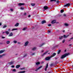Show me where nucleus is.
Masks as SVG:
<instances>
[{"instance_id":"f257e3e1","label":"nucleus","mask_w":73,"mask_h":73,"mask_svg":"<svg viewBox=\"0 0 73 73\" xmlns=\"http://www.w3.org/2000/svg\"><path fill=\"white\" fill-rule=\"evenodd\" d=\"M69 54V53H67V54H65L64 55H62L61 57L60 58L61 59H63V58H65V57H66V56H68Z\"/></svg>"},{"instance_id":"f03ea898","label":"nucleus","mask_w":73,"mask_h":73,"mask_svg":"<svg viewBox=\"0 0 73 73\" xmlns=\"http://www.w3.org/2000/svg\"><path fill=\"white\" fill-rule=\"evenodd\" d=\"M51 58H52V57L51 56L50 57H48L46 58L45 60H46V61H48V60H49Z\"/></svg>"},{"instance_id":"7ed1b4c3","label":"nucleus","mask_w":73,"mask_h":73,"mask_svg":"<svg viewBox=\"0 0 73 73\" xmlns=\"http://www.w3.org/2000/svg\"><path fill=\"white\" fill-rule=\"evenodd\" d=\"M70 5V3H66V4L64 5V7H69Z\"/></svg>"},{"instance_id":"20e7f679","label":"nucleus","mask_w":73,"mask_h":73,"mask_svg":"<svg viewBox=\"0 0 73 73\" xmlns=\"http://www.w3.org/2000/svg\"><path fill=\"white\" fill-rule=\"evenodd\" d=\"M48 63H47L46 64V65L45 67V68L44 69V70L45 71H46L47 70V68H48Z\"/></svg>"},{"instance_id":"39448f33","label":"nucleus","mask_w":73,"mask_h":73,"mask_svg":"<svg viewBox=\"0 0 73 73\" xmlns=\"http://www.w3.org/2000/svg\"><path fill=\"white\" fill-rule=\"evenodd\" d=\"M25 5V3H19L18 4V5L19 6H21V5Z\"/></svg>"},{"instance_id":"423d86ee","label":"nucleus","mask_w":73,"mask_h":73,"mask_svg":"<svg viewBox=\"0 0 73 73\" xmlns=\"http://www.w3.org/2000/svg\"><path fill=\"white\" fill-rule=\"evenodd\" d=\"M48 51H47L45 53H44L42 55V56H43L44 55H45V54H46V53H48Z\"/></svg>"},{"instance_id":"0eeeda50","label":"nucleus","mask_w":73,"mask_h":73,"mask_svg":"<svg viewBox=\"0 0 73 73\" xmlns=\"http://www.w3.org/2000/svg\"><path fill=\"white\" fill-rule=\"evenodd\" d=\"M48 7L47 6H45L44 7V9L45 10H46V9H48Z\"/></svg>"},{"instance_id":"6e6552de","label":"nucleus","mask_w":73,"mask_h":73,"mask_svg":"<svg viewBox=\"0 0 73 73\" xmlns=\"http://www.w3.org/2000/svg\"><path fill=\"white\" fill-rule=\"evenodd\" d=\"M20 67V65H17L16 66V68L17 69H19Z\"/></svg>"},{"instance_id":"1a4fd4ad","label":"nucleus","mask_w":73,"mask_h":73,"mask_svg":"<svg viewBox=\"0 0 73 73\" xmlns=\"http://www.w3.org/2000/svg\"><path fill=\"white\" fill-rule=\"evenodd\" d=\"M56 20H53L52 21L51 23L52 24H54L56 23Z\"/></svg>"},{"instance_id":"9d476101","label":"nucleus","mask_w":73,"mask_h":73,"mask_svg":"<svg viewBox=\"0 0 73 73\" xmlns=\"http://www.w3.org/2000/svg\"><path fill=\"white\" fill-rule=\"evenodd\" d=\"M55 55H56V53L54 52V53H53L52 55H51V57H54V56H55Z\"/></svg>"},{"instance_id":"9b49d317","label":"nucleus","mask_w":73,"mask_h":73,"mask_svg":"<svg viewBox=\"0 0 73 73\" xmlns=\"http://www.w3.org/2000/svg\"><path fill=\"white\" fill-rule=\"evenodd\" d=\"M69 35H68L67 36H66L65 35H64L63 36V37H64V38H67V37H68V36H69Z\"/></svg>"},{"instance_id":"f8f14e48","label":"nucleus","mask_w":73,"mask_h":73,"mask_svg":"<svg viewBox=\"0 0 73 73\" xmlns=\"http://www.w3.org/2000/svg\"><path fill=\"white\" fill-rule=\"evenodd\" d=\"M13 36V33H11L9 35V37H11V36Z\"/></svg>"},{"instance_id":"ddd939ff","label":"nucleus","mask_w":73,"mask_h":73,"mask_svg":"<svg viewBox=\"0 0 73 73\" xmlns=\"http://www.w3.org/2000/svg\"><path fill=\"white\" fill-rule=\"evenodd\" d=\"M29 43V42H28V41H27L26 42L25 44V46H27L28 44V43Z\"/></svg>"},{"instance_id":"4468645a","label":"nucleus","mask_w":73,"mask_h":73,"mask_svg":"<svg viewBox=\"0 0 73 73\" xmlns=\"http://www.w3.org/2000/svg\"><path fill=\"white\" fill-rule=\"evenodd\" d=\"M46 21L45 20H44L42 21V24H44V23H46Z\"/></svg>"},{"instance_id":"2eb2a0df","label":"nucleus","mask_w":73,"mask_h":73,"mask_svg":"<svg viewBox=\"0 0 73 73\" xmlns=\"http://www.w3.org/2000/svg\"><path fill=\"white\" fill-rule=\"evenodd\" d=\"M45 44H44V43H42L40 45H39V47H41V46H42L44 45H45Z\"/></svg>"},{"instance_id":"dca6fc26","label":"nucleus","mask_w":73,"mask_h":73,"mask_svg":"<svg viewBox=\"0 0 73 73\" xmlns=\"http://www.w3.org/2000/svg\"><path fill=\"white\" fill-rule=\"evenodd\" d=\"M63 38V36H59V40H62Z\"/></svg>"},{"instance_id":"f3484780","label":"nucleus","mask_w":73,"mask_h":73,"mask_svg":"<svg viewBox=\"0 0 73 73\" xmlns=\"http://www.w3.org/2000/svg\"><path fill=\"white\" fill-rule=\"evenodd\" d=\"M13 64V62L12 61L11 62L9 63V64L10 65Z\"/></svg>"},{"instance_id":"a211bd4d","label":"nucleus","mask_w":73,"mask_h":73,"mask_svg":"<svg viewBox=\"0 0 73 73\" xmlns=\"http://www.w3.org/2000/svg\"><path fill=\"white\" fill-rule=\"evenodd\" d=\"M19 23H17L15 25V27H17L19 26Z\"/></svg>"},{"instance_id":"6ab92c4d","label":"nucleus","mask_w":73,"mask_h":73,"mask_svg":"<svg viewBox=\"0 0 73 73\" xmlns=\"http://www.w3.org/2000/svg\"><path fill=\"white\" fill-rule=\"evenodd\" d=\"M25 73V71H21L19 72H18V73Z\"/></svg>"},{"instance_id":"aec40b11","label":"nucleus","mask_w":73,"mask_h":73,"mask_svg":"<svg viewBox=\"0 0 73 73\" xmlns=\"http://www.w3.org/2000/svg\"><path fill=\"white\" fill-rule=\"evenodd\" d=\"M31 6H32L33 7L35 5V3H32L31 4Z\"/></svg>"},{"instance_id":"412c9836","label":"nucleus","mask_w":73,"mask_h":73,"mask_svg":"<svg viewBox=\"0 0 73 73\" xmlns=\"http://www.w3.org/2000/svg\"><path fill=\"white\" fill-rule=\"evenodd\" d=\"M10 43V41H7L6 42V44H9Z\"/></svg>"},{"instance_id":"4be33fe9","label":"nucleus","mask_w":73,"mask_h":73,"mask_svg":"<svg viewBox=\"0 0 73 73\" xmlns=\"http://www.w3.org/2000/svg\"><path fill=\"white\" fill-rule=\"evenodd\" d=\"M5 33H6V34H7V35H8L9 33V31H6Z\"/></svg>"},{"instance_id":"5701e85b","label":"nucleus","mask_w":73,"mask_h":73,"mask_svg":"<svg viewBox=\"0 0 73 73\" xmlns=\"http://www.w3.org/2000/svg\"><path fill=\"white\" fill-rule=\"evenodd\" d=\"M36 48L35 47H34L33 48V49H32V50H36Z\"/></svg>"},{"instance_id":"b1692460","label":"nucleus","mask_w":73,"mask_h":73,"mask_svg":"<svg viewBox=\"0 0 73 73\" xmlns=\"http://www.w3.org/2000/svg\"><path fill=\"white\" fill-rule=\"evenodd\" d=\"M63 12H64V10L62 9L60 10L61 13H63Z\"/></svg>"},{"instance_id":"393cba45","label":"nucleus","mask_w":73,"mask_h":73,"mask_svg":"<svg viewBox=\"0 0 73 73\" xmlns=\"http://www.w3.org/2000/svg\"><path fill=\"white\" fill-rule=\"evenodd\" d=\"M40 64V63L39 62H37L36 63V65H39Z\"/></svg>"},{"instance_id":"a878e982","label":"nucleus","mask_w":73,"mask_h":73,"mask_svg":"<svg viewBox=\"0 0 73 73\" xmlns=\"http://www.w3.org/2000/svg\"><path fill=\"white\" fill-rule=\"evenodd\" d=\"M61 52V50H59L58 52V54H60V53Z\"/></svg>"},{"instance_id":"bb28decb","label":"nucleus","mask_w":73,"mask_h":73,"mask_svg":"<svg viewBox=\"0 0 73 73\" xmlns=\"http://www.w3.org/2000/svg\"><path fill=\"white\" fill-rule=\"evenodd\" d=\"M15 30H18V29H12V31H15Z\"/></svg>"},{"instance_id":"cd10ccee","label":"nucleus","mask_w":73,"mask_h":73,"mask_svg":"<svg viewBox=\"0 0 73 73\" xmlns=\"http://www.w3.org/2000/svg\"><path fill=\"white\" fill-rule=\"evenodd\" d=\"M50 1L52 2V1H54V2H56V0H50Z\"/></svg>"},{"instance_id":"c85d7f7f","label":"nucleus","mask_w":73,"mask_h":73,"mask_svg":"<svg viewBox=\"0 0 73 73\" xmlns=\"http://www.w3.org/2000/svg\"><path fill=\"white\" fill-rule=\"evenodd\" d=\"M25 68H21V70H25Z\"/></svg>"},{"instance_id":"c756f323","label":"nucleus","mask_w":73,"mask_h":73,"mask_svg":"<svg viewBox=\"0 0 73 73\" xmlns=\"http://www.w3.org/2000/svg\"><path fill=\"white\" fill-rule=\"evenodd\" d=\"M3 52H4V51L3 50L0 51V54L2 53H3Z\"/></svg>"},{"instance_id":"7c9ffc66","label":"nucleus","mask_w":73,"mask_h":73,"mask_svg":"<svg viewBox=\"0 0 73 73\" xmlns=\"http://www.w3.org/2000/svg\"><path fill=\"white\" fill-rule=\"evenodd\" d=\"M13 42L15 44H16V43H17V41H15V40H14V41H13Z\"/></svg>"},{"instance_id":"2f4dec72","label":"nucleus","mask_w":73,"mask_h":73,"mask_svg":"<svg viewBox=\"0 0 73 73\" xmlns=\"http://www.w3.org/2000/svg\"><path fill=\"white\" fill-rule=\"evenodd\" d=\"M64 25L65 26H66L67 27L68 26V24L67 23L64 24Z\"/></svg>"},{"instance_id":"473e14b6","label":"nucleus","mask_w":73,"mask_h":73,"mask_svg":"<svg viewBox=\"0 0 73 73\" xmlns=\"http://www.w3.org/2000/svg\"><path fill=\"white\" fill-rule=\"evenodd\" d=\"M63 16L64 17H66V14H63Z\"/></svg>"},{"instance_id":"72a5a7b5","label":"nucleus","mask_w":73,"mask_h":73,"mask_svg":"<svg viewBox=\"0 0 73 73\" xmlns=\"http://www.w3.org/2000/svg\"><path fill=\"white\" fill-rule=\"evenodd\" d=\"M13 72H16V69H14L13 70Z\"/></svg>"},{"instance_id":"f704fd0d","label":"nucleus","mask_w":73,"mask_h":73,"mask_svg":"<svg viewBox=\"0 0 73 73\" xmlns=\"http://www.w3.org/2000/svg\"><path fill=\"white\" fill-rule=\"evenodd\" d=\"M27 54H25V55H24L23 56V57H27Z\"/></svg>"},{"instance_id":"c9c22d12","label":"nucleus","mask_w":73,"mask_h":73,"mask_svg":"<svg viewBox=\"0 0 73 73\" xmlns=\"http://www.w3.org/2000/svg\"><path fill=\"white\" fill-rule=\"evenodd\" d=\"M5 55V54H3L2 55H0V58H1V57H3V56H4Z\"/></svg>"},{"instance_id":"e433bc0d","label":"nucleus","mask_w":73,"mask_h":73,"mask_svg":"<svg viewBox=\"0 0 73 73\" xmlns=\"http://www.w3.org/2000/svg\"><path fill=\"white\" fill-rule=\"evenodd\" d=\"M27 28V27H25V28H23V31H25V30H26Z\"/></svg>"},{"instance_id":"4c0bfd02","label":"nucleus","mask_w":73,"mask_h":73,"mask_svg":"<svg viewBox=\"0 0 73 73\" xmlns=\"http://www.w3.org/2000/svg\"><path fill=\"white\" fill-rule=\"evenodd\" d=\"M24 9V8L23 7H21V9L22 10H23Z\"/></svg>"},{"instance_id":"58836bf2","label":"nucleus","mask_w":73,"mask_h":73,"mask_svg":"<svg viewBox=\"0 0 73 73\" xmlns=\"http://www.w3.org/2000/svg\"><path fill=\"white\" fill-rule=\"evenodd\" d=\"M42 67V66H40L38 68V69H40L41 68V67Z\"/></svg>"},{"instance_id":"ea45409f","label":"nucleus","mask_w":73,"mask_h":73,"mask_svg":"<svg viewBox=\"0 0 73 73\" xmlns=\"http://www.w3.org/2000/svg\"><path fill=\"white\" fill-rule=\"evenodd\" d=\"M7 27V25H5L3 27V28H6Z\"/></svg>"},{"instance_id":"a19ab883","label":"nucleus","mask_w":73,"mask_h":73,"mask_svg":"<svg viewBox=\"0 0 73 73\" xmlns=\"http://www.w3.org/2000/svg\"><path fill=\"white\" fill-rule=\"evenodd\" d=\"M65 41V39L63 40V41H62V42H63V43H64V42Z\"/></svg>"},{"instance_id":"79ce46f5","label":"nucleus","mask_w":73,"mask_h":73,"mask_svg":"<svg viewBox=\"0 0 73 73\" xmlns=\"http://www.w3.org/2000/svg\"><path fill=\"white\" fill-rule=\"evenodd\" d=\"M51 24H49L48 25V27H50L51 26Z\"/></svg>"},{"instance_id":"37998d69","label":"nucleus","mask_w":73,"mask_h":73,"mask_svg":"<svg viewBox=\"0 0 73 73\" xmlns=\"http://www.w3.org/2000/svg\"><path fill=\"white\" fill-rule=\"evenodd\" d=\"M38 69H39L38 68L36 69V70H35V71H37L38 70Z\"/></svg>"},{"instance_id":"c03bdc74","label":"nucleus","mask_w":73,"mask_h":73,"mask_svg":"<svg viewBox=\"0 0 73 73\" xmlns=\"http://www.w3.org/2000/svg\"><path fill=\"white\" fill-rule=\"evenodd\" d=\"M53 64L52 63L50 64V66H53Z\"/></svg>"},{"instance_id":"a18cd8bd","label":"nucleus","mask_w":73,"mask_h":73,"mask_svg":"<svg viewBox=\"0 0 73 73\" xmlns=\"http://www.w3.org/2000/svg\"><path fill=\"white\" fill-rule=\"evenodd\" d=\"M56 3H59V1L58 0L56 1Z\"/></svg>"},{"instance_id":"49530a36","label":"nucleus","mask_w":73,"mask_h":73,"mask_svg":"<svg viewBox=\"0 0 73 73\" xmlns=\"http://www.w3.org/2000/svg\"><path fill=\"white\" fill-rule=\"evenodd\" d=\"M12 68H15V66L12 65L11 66Z\"/></svg>"},{"instance_id":"de8ad7c7","label":"nucleus","mask_w":73,"mask_h":73,"mask_svg":"<svg viewBox=\"0 0 73 73\" xmlns=\"http://www.w3.org/2000/svg\"><path fill=\"white\" fill-rule=\"evenodd\" d=\"M2 38H5V37H4V36H2Z\"/></svg>"},{"instance_id":"09e8293b","label":"nucleus","mask_w":73,"mask_h":73,"mask_svg":"<svg viewBox=\"0 0 73 73\" xmlns=\"http://www.w3.org/2000/svg\"><path fill=\"white\" fill-rule=\"evenodd\" d=\"M35 54V53H33L32 54V56H33V55H34Z\"/></svg>"},{"instance_id":"8fccbe9b","label":"nucleus","mask_w":73,"mask_h":73,"mask_svg":"<svg viewBox=\"0 0 73 73\" xmlns=\"http://www.w3.org/2000/svg\"><path fill=\"white\" fill-rule=\"evenodd\" d=\"M11 11H13V9H11Z\"/></svg>"},{"instance_id":"3c124183","label":"nucleus","mask_w":73,"mask_h":73,"mask_svg":"<svg viewBox=\"0 0 73 73\" xmlns=\"http://www.w3.org/2000/svg\"><path fill=\"white\" fill-rule=\"evenodd\" d=\"M28 17H31V15H29L28 16Z\"/></svg>"},{"instance_id":"603ef678","label":"nucleus","mask_w":73,"mask_h":73,"mask_svg":"<svg viewBox=\"0 0 73 73\" xmlns=\"http://www.w3.org/2000/svg\"><path fill=\"white\" fill-rule=\"evenodd\" d=\"M27 15V13H25L24 14V15Z\"/></svg>"},{"instance_id":"864d4df0","label":"nucleus","mask_w":73,"mask_h":73,"mask_svg":"<svg viewBox=\"0 0 73 73\" xmlns=\"http://www.w3.org/2000/svg\"><path fill=\"white\" fill-rule=\"evenodd\" d=\"M11 31V29H8V31Z\"/></svg>"},{"instance_id":"5fc2aeb1","label":"nucleus","mask_w":73,"mask_h":73,"mask_svg":"<svg viewBox=\"0 0 73 73\" xmlns=\"http://www.w3.org/2000/svg\"><path fill=\"white\" fill-rule=\"evenodd\" d=\"M55 59L56 60V59H58V58H55Z\"/></svg>"},{"instance_id":"6e6d98bb","label":"nucleus","mask_w":73,"mask_h":73,"mask_svg":"<svg viewBox=\"0 0 73 73\" xmlns=\"http://www.w3.org/2000/svg\"><path fill=\"white\" fill-rule=\"evenodd\" d=\"M50 33V31H48V33Z\"/></svg>"},{"instance_id":"4d7b16f0","label":"nucleus","mask_w":73,"mask_h":73,"mask_svg":"<svg viewBox=\"0 0 73 73\" xmlns=\"http://www.w3.org/2000/svg\"><path fill=\"white\" fill-rule=\"evenodd\" d=\"M58 47V45H56V46L55 47Z\"/></svg>"},{"instance_id":"13d9d810","label":"nucleus","mask_w":73,"mask_h":73,"mask_svg":"<svg viewBox=\"0 0 73 73\" xmlns=\"http://www.w3.org/2000/svg\"><path fill=\"white\" fill-rule=\"evenodd\" d=\"M69 46H72V44H69Z\"/></svg>"},{"instance_id":"bf43d9fd","label":"nucleus","mask_w":73,"mask_h":73,"mask_svg":"<svg viewBox=\"0 0 73 73\" xmlns=\"http://www.w3.org/2000/svg\"><path fill=\"white\" fill-rule=\"evenodd\" d=\"M48 73H52L51 72H48Z\"/></svg>"},{"instance_id":"052dcab7","label":"nucleus","mask_w":73,"mask_h":73,"mask_svg":"<svg viewBox=\"0 0 73 73\" xmlns=\"http://www.w3.org/2000/svg\"><path fill=\"white\" fill-rule=\"evenodd\" d=\"M63 33H64L65 32V30H63Z\"/></svg>"},{"instance_id":"680f3d73","label":"nucleus","mask_w":73,"mask_h":73,"mask_svg":"<svg viewBox=\"0 0 73 73\" xmlns=\"http://www.w3.org/2000/svg\"><path fill=\"white\" fill-rule=\"evenodd\" d=\"M1 23H0V26H1Z\"/></svg>"},{"instance_id":"e2e57ef3","label":"nucleus","mask_w":73,"mask_h":73,"mask_svg":"<svg viewBox=\"0 0 73 73\" xmlns=\"http://www.w3.org/2000/svg\"><path fill=\"white\" fill-rule=\"evenodd\" d=\"M57 31V32H60V31L58 30Z\"/></svg>"},{"instance_id":"0e129e2a","label":"nucleus","mask_w":73,"mask_h":73,"mask_svg":"<svg viewBox=\"0 0 73 73\" xmlns=\"http://www.w3.org/2000/svg\"><path fill=\"white\" fill-rule=\"evenodd\" d=\"M5 33V32H3V34H4V33Z\"/></svg>"},{"instance_id":"69168bd1","label":"nucleus","mask_w":73,"mask_h":73,"mask_svg":"<svg viewBox=\"0 0 73 73\" xmlns=\"http://www.w3.org/2000/svg\"><path fill=\"white\" fill-rule=\"evenodd\" d=\"M68 41H70V40H69Z\"/></svg>"},{"instance_id":"338daca9","label":"nucleus","mask_w":73,"mask_h":73,"mask_svg":"<svg viewBox=\"0 0 73 73\" xmlns=\"http://www.w3.org/2000/svg\"><path fill=\"white\" fill-rule=\"evenodd\" d=\"M18 44H20V42H18Z\"/></svg>"},{"instance_id":"774afa93","label":"nucleus","mask_w":73,"mask_h":73,"mask_svg":"<svg viewBox=\"0 0 73 73\" xmlns=\"http://www.w3.org/2000/svg\"><path fill=\"white\" fill-rule=\"evenodd\" d=\"M15 55H16V56L17 55V54H15Z\"/></svg>"}]
</instances>
